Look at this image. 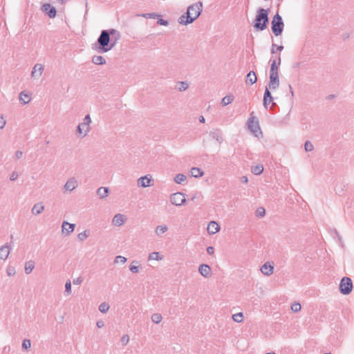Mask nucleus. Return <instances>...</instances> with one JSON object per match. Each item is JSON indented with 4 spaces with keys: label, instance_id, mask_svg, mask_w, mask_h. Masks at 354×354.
Masks as SVG:
<instances>
[{
    "label": "nucleus",
    "instance_id": "obj_1",
    "mask_svg": "<svg viewBox=\"0 0 354 354\" xmlns=\"http://www.w3.org/2000/svg\"><path fill=\"white\" fill-rule=\"evenodd\" d=\"M202 10V4L197 3L190 6L187 12V16H181L179 19L180 24H187L192 23L200 15Z\"/></svg>",
    "mask_w": 354,
    "mask_h": 354
},
{
    "label": "nucleus",
    "instance_id": "obj_2",
    "mask_svg": "<svg viewBox=\"0 0 354 354\" xmlns=\"http://www.w3.org/2000/svg\"><path fill=\"white\" fill-rule=\"evenodd\" d=\"M254 112H252L250 114V117L248 118L247 122V126L248 130L253 134L254 136L259 138V136L262 135V131L261 130L259 119L253 115Z\"/></svg>",
    "mask_w": 354,
    "mask_h": 354
},
{
    "label": "nucleus",
    "instance_id": "obj_3",
    "mask_svg": "<svg viewBox=\"0 0 354 354\" xmlns=\"http://www.w3.org/2000/svg\"><path fill=\"white\" fill-rule=\"evenodd\" d=\"M268 21V12L265 9L261 8L259 10L257 15L254 27L262 30L266 28Z\"/></svg>",
    "mask_w": 354,
    "mask_h": 354
},
{
    "label": "nucleus",
    "instance_id": "obj_4",
    "mask_svg": "<svg viewBox=\"0 0 354 354\" xmlns=\"http://www.w3.org/2000/svg\"><path fill=\"white\" fill-rule=\"evenodd\" d=\"M353 282L351 278L344 277L339 283V291L342 295H347L350 294L353 290Z\"/></svg>",
    "mask_w": 354,
    "mask_h": 354
},
{
    "label": "nucleus",
    "instance_id": "obj_5",
    "mask_svg": "<svg viewBox=\"0 0 354 354\" xmlns=\"http://www.w3.org/2000/svg\"><path fill=\"white\" fill-rule=\"evenodd\" d=\"M283 24L282 19L279 14L274 16L272 21V30L276 36L281 35L283 30Z\"/></svg>",
    "mask_w": 354,
    "mask_h": 354
},
{
    "label": "nucleus",
    "instance_id": "obj_6",
    "mask_svg": "<svg viewBox=\"0 0 354 354\" xmlns=\"http://www.w3.org/2000/svg\"><path fill=\"white\" fill-rule=\"evenodd\" d=\"M170 202L176 206H181L186 203L185 195L181 192H176L170 196Z\"/></svg>",
    "mask_w": 354,
    "mask_h": 354
},
{
    "label": "nucleus",
    "instance_id": "obj_7",
    "mask_svg": "<svg viewBox=\"0 0 354 354\" xmlns=\"http://www.w3.org/2000/svg\"><path fill=\"white\" fill-rule=\"evenodd\" d=\"M279 85V80L278 73H270V82L268 89L274 90Z\"/></svg>",
    "mask_w": 354,
    "mask_h": 354
},
{
    "label": "nucleus",
    "instance_id": "obj_8",
    "mask_svg": "<svg viewBox=\"0 0 354 354\" xmlns=\"http://www.w3.org/2000/svg\"><path fill=\"white\" fill-rule=\"evenodd\" d=\"M263 104L264 107L266 109H272L273 105L274 104L272 102V97L270 95V92L268 88H266L265 93H264V97H263Z\"/></svg>",
    "mask_w": 354,
    "mask_h": 354
},
{
    "label": "nucleus",
    "instance_id": "obj_9",
    "mask_svg": "<svg viewBox=\"0 0 354 354\" xmlns=\"http://www.w3.org/2000/svg\"><path fill=\"white\" fill-rule=\"evenodd\" d=\"M78 186V182L75 177H71L68 179L64 189L65 191L72 192Z\"/></svg>",
    "mask_w": 354,
    "mask_h": 354
},
{
    "label": "nucleus",
    "instance_id": "obj_10",
    "mask_svg": "<svg viewBox=\"0 0 354 354\" xmlns=\"http://www.w3.org/2000/svg\"><path fill=\"white\" fill-rule=\"evenodd\" d=\"M198 272L205 278H209L212 276V268L207 264H201L198 268Z\"/></svg>",
    "mask_w": 354,
    "mask_h": 354
},
{
    "label": "nucleus",
    "instance_id": "obj_11",
    "mask_svg": "<svg viewBox=\"0 0 354 354\" xmlns=\"http://www.w3.org/2000/svg\"><path fill=\"white\" fill-rule=\"evenodd\" d=\"M110 40L109 35L106 30H103L98 38V43L103 47L108 45Z\"/></svg>",
    "mask_w": 354,
    "mask_h": 354
},
{
    "label": "nucleus",
    "instance_id": "obj_12",
    "mask_svg": "<svg viewBox=\"0 0 354 354\" xmlns=\"http://www.w3.org/2000/svg\"><path fill=\"white\" fill-rule=\"evenodd\" d=\"M149 175H146L145 176H142L138 180V185L142 187H147L151 186V177Z\"/></svg>",
    "mask_w": 354,
    "mask_h": 354
},
{
    "label": "nucleus",
    "instance_id": "obj_13",
    "mask_svg": "<svg viewBox=\"0 0 354 354\" xmlns=\"http://www.w3.org/2000/svg\"><path fill=\"white\" fill-rule=\"evenodd\" d=\"M11 247L8 243L1 246L0 248V259L6 260L10 252Z\"/></svg>",
    "mask_w": 354,
    "mask_h": 354
},
{
    "label": "nucleus",
    "instance_id": "obj_14",
    "mask_svg": "<svg viewBox=\"0 0 354 354\" xmlns=\"http://www.w3.org/2000/svg\"><path fill=\"white\" fill-rule=\"evenodd\" d=\"M207 232L209 234H214L220 230V226L216 221H210L207 226Z\"/></svg>",
    "mask_w": 354,
    "mask_h": 354
},
{
    "label": "nucleus",
    "instance_id": "obj_15",
    "mask_svg": "<svg viewBox=\"0 0 354 354\" xmlns=\"http://www.w3.org/2000/svg\"><path fill=\"white\" fill-rule=\"evenodd\" d=\"M75 227V224L69 223L67 221H64L62 223V232L66 234V235L70 234L72 232L74 231Z\"/></svg>",
    "mask_w": 354,
    "mask_h": 354
},
{
    "label": "nucleus",
    "instance_id": "obj_16",
    "mask_svg": "<svg viewBox=\"0 0 354 354\" xmlns=\"http://www.w3.org/2000/svg\"><path fill=\"white\" fill-rule=\"evenodd\" d=\"M274 267L270 265L268 262L265 263L261 267V272L266 276H270L273 273Z\"/></svg>",
    "mask_w": 354,
    "mask_h": 354
},
{
    "label": "nucleus",
    "instance_id": "obj_17",
    "mask_svg": "<svg viewBox=\"0 0 354 354\" xmlns=\"http://www.w3.org/2000/svg\"><path fill=\"white\" fill-rule=\"evenodd\" d=\"M89 131V125L84 123L83 122L80 123L77 128V131L80 135H82L83 137L86 136Z\"/></svg>",
    "mask_w": 354,
    "mask_h": 354
},
{
    "label": "nucleus",
    "instance_id": "obj_18",
    "mask_svg": "<svg viewBox=\"0 0 354 354\" xmlns=\"http://www.w3.org/2000/svg\"><path fill=\"white\" fill-rule=\"evenodd\" d=\"M125 218L122 214H117L113 218V223L115 226H121L124 223Z\"/></svg>",
    "mask_w": 354,
    "mask_h": 354
},
{
    "label": "nucleus",
    "instance_id": "obj_19",
    "mask_svg": "<svg viewBox=\"0 0 354 354\" xmlns=\"http://www.w3.org/2000/svg\"><path fill=\"white\" fill-rule=\"evenodd\" d=\"M209 136L211 138L216 140L218 143H221L223 142L222 134L218 129L210 131Z\"/></svg>",
    "mask_w": 354,
    "mask_h": 354
},
{
    "label": "nucleus",
    "instance_id": "obj_20",
    "mask_svg": "<svg viewBox=\"0 0 354 354\" xmlns=\"http://www.w3.org/2000/svg\"><path fill=\"white\" fill-rule=\"evenodd\" d=\"M44 209V206L42 205L41 203H37L34 205L33 207L32 208V214L34 215H38L41 214Z\"/></svg>",
    "mask_w": 354,
    "mask_h": 354
},
{
    "label": "nucleus",
    "instance_id": "obj_21",
    "mask_svg": "<svg viewBox=\"0 0 354 354\" xmlns=\"http://www.w3.org/2000/svg\"><path fill=\"white\" fill-rule=\"evenodd\" d=\"M44 10L48 12V15L50 17H55L56 15V10L54 8H51L50 5L48 3L44 4L43 6Z\"/></svg>",
    "mask_w": 354,
    "mask_h": 354
},
{
    "label": "nucleus",
    "instance_id": "obj_22",
    "mask_svg": "<svg viewBox=\"0 0 354 354\" xmlns=\"http://www.w3.org/2000/svg\"><path fill=\"white\" fill-rule=\"evenodd\" d=\"M43 66L41 65V64H36L34 68H33V70L32 71V77H39L41 73H42V71H43Z\"/></svg>",
    "mask_w": 354,
    "mask_h": 354
},
{
    "label": "nucleus",
    "instance_id": "obj_23",
    "mask_svg": "<svg viewBox=\"0 0 354 354\" xmlns=\"http://www.w3.org/2000/svg\"><path fill=\"white\" fill-rule=\"evenodd\" d=\"M167 230L168 227L166 225H161L156 227L155 229V233L158 236H161Z\"/></svg>",
    "mask_w": 354,
    "mask_h": 354
},
{
    "label": "nucleus",
    "instance_id": "obj_24",
    "mask_svg": "<svg viewBox=\"0 0 354 354\" xmlns=\"http://www.w3.org/2000/svg\"><path fill=\"white\" fill-rule=\"evenodd\" d=\"M109 188L105 187H101L97 189V194L100 198H104L108 196Z\"/></svg>",
    "mask_w": 354,
    "mask_h": 354
},
{
    "label": "nucleus",
    "instance_id": "obj_25",
    "mask_svg": "<svg viewBox=\"0 0 354 354\" xmlns=\"http://www.w3.org/2000/svg\"><path fill=\"white\" fill-rule=\"evenodd\" d=\"M140 265L139 261H133L131 262V265L129 266V270L132 273H138L140 270Z\"/></svg>",
    "mask_w": 354,
    "mask_h": 354
},
{
    "label": "nucleus",
    "instance_id": "obj_26",
    "mask_svg": "<svg viewBox=\"0 0 354 354\" xmlns=\"http://www.w3.org/2000/svg\"><path fill=\"white\" fill-rule=\"evenodd\" d=\"M281 64V59L279 58L277 60H273L271 64L270 73H278L279 66Z\"/></svg>",
    "mask_w": 354,
    "mask_h": 354
},
{
    "label": "nucleus",
    "instance_id": "obj_27",
    "mask_svg": "<svg viewBox=\"0 0 354 354\" xmlns=\"http://www.w3.org/2000/svg\"><path fill=\"white\" fill-rule=\"evenodd\" d=\"M257 80V77L256 75V73L253 71H250L248 75L246 77V82L253 84H254Z\"/></svg>",
    "mask_w": 354,
    "mask_h": 354
},
{
    "label": "nucleus",
    "instance_id": "obj_28",
    "mask_svg": "<svg viewBox=\"0 0 354 354\" xmlns=\"http://www.w3.org/2000/svg\"><path fill=\"white\" fill-rule=\"evenodd\" d=\"M191 174L194 178H199L204 175V172L198 167H192L191 169Z\"/></svg>",
    "mask_w": 354,
    "mask_h": 354
},
{
    "label": "nucleus",
    "instance_id": "obj_29",
    "mask_svg": "<svg viewBox=\"0 0 354 354\" xmlns=\"http://www.w3.org/2000/svg\"><path fill=\"white\" fill-rule=\"evenodd\" d=\"M35 268V262L33 261H28L25 264L26 274H30Z\"/></svg>",
    "mask_w": 354,
    "mask_h": 354
},
{
    "label": "nucleus",
    "instance_id": "obj_30",
    "mask_svg": "<svg viewBox=\"0 0 354 354\" xmlns=\"http://www.w3.org/2000/svg\"><path fill=\"white\" fill-rule=\"evenodd\" d=\"M163 259V257L160 255V254L158 252H153L149 254L148 259L150 260H162Z\"/></svg>",
    "mask_w": 354,
    "mask_h": 354
},
{
    "label": "nucleus",
    "instance_id": "obj_31",
    "mask_svg": "<svg viewBox=\"0 0 354 354\" xmlns=\"http://www.w3.org/2000/svg\"><path fill=\"white\" fill-rule=\"evenodd\" d=\"M252 172L255 175H260L263 171V167L261 165L254 166L251 169Z\"/></svg>",
    "mask_w": 354,
    "mask_h": 354
},
{
    "label": "nucleus",
    "instance_id": "obj_32",
    "mask_svg": "<svg viewBox=\"0 0 354 354\" xmlns=\"http://www.w3.org/2000/svg\"><path fill=\"white\" fill-rule=\"evenodd\" d=\"M19 97L24 104L28 103L31 100L30 95L25 92H21Z\"/></svg>",
    "mask_w": 354,
    "mask_h": 354
},
{
    "label": "nucleus",
    "instance_id": "obj_33",
    "mask_svg": "<svg viewBox=\"0 0 354 354\" xmlns=\"http://www.w3.org/2000/svg\"><path fill=\"white\" fill-rule=\"evenodd\" d=\"M186 176L183 174H177L174 178V182L177 184H181L186 180Z\"/></svg>",
    "mask_w": 354,
    "mask_h": 354
},
{
    "label": "nucleus",
    "instance_id": "obj_34",
    "mask_svg": "<svg viewBox=\"0 0 354 354\" xmlns=\"http://www.w3.org/2000/svg\"><path fill=\"white\" fill-rule=\"evenodd\" d=\"M151 319L153 323L159 324L162 321V317L160 313H153L152 314Z\"/></svg>",
    "mask_w": 354,
    "mask_h": 354
},
{
    "label": "nucleus",
    "instance_id": "obj_35",
    "mask_svg": "<svg viewBox=\"0 0 354 354\" xmlns=\"http://www.w3.org/2000/svg\"><path fill=\"white\" fill-rule=\"evenodd\" d=\"M93 62L95 64H105V59L102 56L97 55L93 57Z\"/></svg>",
    "mask_w": 354,
    "mask_h": 354
},
{
    "label": "nucleus",
    "instance_id": "obj_36",
    "mask_svg": "<svg viewBox=\"0 0 354 354\" xmlns=\"http://www.w3.org/2000/svg\"><path fill=\"white\" fill-rule=\"evenodd\" d=\"M243 314L242 313H238L232 315V319L235 322L241 323L243 320Z\"/></svg>",
    "mask_w": 354,
    "mask_h": 354
},
{
    "label": "nucleus",
    "instance_id": "obj_37",
    "mask_svg": "<svg viewBox=\"0 0 354 354\" xmlns=\"http://www.w3.org/2000/svg\"><path fill=\"white\" fill-rule=\"evenodd\" d=\"M109 309V305L106 302H103L99 306V310L102 313H106Z\"/></svg>",
    "mask_w": 354,
    "mask_h": 354
},
{
    "label": "nucleus",
    "instance_id": "obj_38",
    "mask_svg": "<svg viewBox=\"0 0 354 354\" xmlns=\"http://www.w3.org/2000/svg\"><path fill=\"white\" fill-rule=\"evenodd\" d=\"M89 236V232L87 230H84L82 232H80L77 235V238L80 241H82L85 240Z\"/></svg>",
    "mask_w": 354,
    "mask_h": 354
},
{
    "label": "nucleus",
    "instance_id": "obj_39",
    "mask_svg": "<svg viewBox=\"0 0 354 354\" xmlns=\"http://www.w3.org/2000/svg\"><path fill=\"white\" fill-rule=\"evenodd\" d=\"M127 261V259L121 255H118L115 258L114 263H122L124 264Z\"/></svg>",
    "mask_w": 354,
    "mask_h": 354
},
{
    "label": "nucleus",
    "instance_id": "obj_40",
    "mask_svg": "<svg viewBox=\"0 0 354 354\" xmlns=\"http://www.w3.org/2000/svg\"><path fill=\"white\" fill-rule=\"evenodd\" d=\"M255 214L257 217H263L266 214V210L263 207H259L257 209Z\"/></svg>",
    "mask_w": 354,
    "mask_h": 354
},
{
    "label": "nucleus",
    "instance_id": "obj_41",
    "mask_svg": "<svg viewBox=\"0 0 354 354\" xmlns=\"http://www.w3.org/2000/svg\"><path fill=\"white\" fill-rule=\"evenodd\" d=\"M301 304L298 302H295V303L292 304L291 306V310L294 313L299 312L301 310Z\"/></svg>",
    "mask_w": 354,
    "mask_h": 354
},
{
    "label": "nucleus",
    "instance_id": "obj_42",
    "mask_svg": "<svg viewBox=\"0 0 354 354\" xmlns=\"http://www.w3.org/2000/svg\"><path fill=\"white\" fill-rule=\"evenodd\" d=\"M6 273L9 277L14 276L16 273L15 268L11 266H8L6 269Z\"/></svg>",
    "mask_w": 354,
    "mask_h": 354
},
{
    "label": "nucleus",
    "instance_id": "obj_43",
    "mask_svg": "<svg viewBox=\"0 0 354 354\" xmlns=\"http://www.w3.org/2000/svg\"><path fill=\"white\" fill-rule=\"evenodd\" d=\"M31 346V342L30 339H25L22 342V348L25 350L30 348Z\"/></svg>",
    "mask_w": 354,
    "mask_h": 354
},
{
    "label": "nucleus",
    "instance_id": "obj_44",
    "mask_svg": "<svg viewBox=\"0 0 354 354\" xmlns=\"http://www.w3.org/2000/svg\"><path fill=\"white\" fill-rule=\"evenodd\" d=\"M304 148L306 151H311L313 150V145L308 140L306 141L304 144Z\"/></svg>",
    "mask_w": 354,
    "mask_h": 354
},
{
    "label": "nucleus",
    "instance_id": "obj_45",
    "mask_svg": "<svg viewBox=\"0 0 354 354\" xmlns=\"http://www.w3.org/2000/svg\"><path fill=\"white\" fill-rule=\"evenodd\" d=\"M65 292L68 295L71 293V283L70 280H68L65 283Z\"/></svg>",
    "mask_w": 354,
    "mask_h": 354
},
{
    "label": "nucleus",
    "instance_id": "obj_46",
    "mask_svg": "<svg viewBox=\"0 0 354 354\" xmlns=\"http://www.w3.org/2000/svg\"><path fill=\"white\" fill-rule=\"evenodd\" d=\"M232 97L230 95L225 96L223 98L222 102L225 105L229 104L232 102Z\"/></svg>",
    "mask_w": 354,
    "mask_h": 354
},
{
    "label": "nucleus",
    "instance_id": "obj_47",
    "mask_svg": "<svg viewBox=\"0 0 354 354\" xmlns=\"http://www.w3.org/2000/svg\"><path fill=\"white\" fill-rule=\"evenodd\" d=\"M129 341V337L128 335H124L121 338V342L123 345H127Z\"/></svg>",
    "mask_w": 354,
    "mask_h": 354
},
{
    "label": "nucleus",
    "instance_id": "obj_48",
    "mask_svg": "<svg viewBox=\"0 0 354 354\" xmlns=\"http://www.w3.org/2000/svg\"><path fill=\"white\" fill-rule=\"evenodd\" d=\"M6 123V119L3 118L2 115H0V129H2Z\"/></svg>",
    "mask_w": 354,
    "mask_h": 354
},
{
    "label": "nucleus",
    "instance_id": "obj_49",
    "mask_svg": "<svg viewBox=\"0 0 354 354\" xmlns=\"http://www.w3.org/2000/svg\"><path fill=\"white\" fill-rule=\"evenodd\" d=\"M18 177V174L16 171H12L10 176V180L11 181L15 180Z\"/></svg>",
    "mask_w": 354,
    "mask_h": 354
},
{
    "label": "nucleus",
    "instance_id": "obj_50",
    "mask_svg": "<svg viewBox=\"0 0 354 354\" xmlns=\"http://www.w3.org/2000/svg\"><path fill=\"white\" fill-rule=\"evenodd\" d=\"M83 122L90 125V123L91 122V117L88 114L84 117Z\"/></svg>",
    "mask_w": 354,
    "mask_h": 354
},
{
    "label": "nucleus",
    "instance_id": "obj_51",
    "mask_svg": "<svg viewBox=\"0 0 354 354\" xmlns=\"http://www.w3.org/2000/svg\"><path fill=\"white\" fill-rule=\"evenodd\" d=\"M83 279L81 277H77L76 279H73V284L75 285H79L82 282Z\"/></svg>",
    "mask_w": 354,
    "mask_h": 354
},
{
    "label": "nucleus",
    "instance_id": "obj_52",
    "mask_svg": "<svg viewBox=\"0 0 354 354\" xmlns=\"http://www.w3.org/2000/svg\"><path fill=\"white\" fill-rule=\"evenodd\" d=\"M96 326L99 328H101L104 327V321L102 320V319H100V320L97 321Z\"/></svg>",
    "mask_w": 354,
    "mask_h": 354
},
{
    "label": "nucleus",
    "instance_id": "obj_53",
    "mask_svg": "<svg viewBox=\"0 0 354 354\" xmlns=\"http://www.w3.org/2000/svg\"><path fill=\"white\" fill-rule=\"evenodd\" d=\"M23 156V152L21 151H19V150H17L16 152H15V158L16 159H19L22 157Z\"/></svg>",
    "mask_w": 354,
    "mask_h": 354
},
{
    "label": "nucleus",
    "instance_id": "obj_54",
    "mask_svg": "<svg viewBox=\"0 0 354 354\" xmlns=\"http://www.w3.org/2000/svg\"><path fill=\"white\" fill-rule=\"evenodd\" d=\"M207 252L208 254H213L214 252V248L212 246H208L207 248Z\"/></svg>",
    "mask_w": 354,
    "mask_h": 354
},
{
    "label": "nucleus",
    "instance_id": "obj_55",
    "mask_svg": "<svg viewBox=\"0 0 354 354\" xmlns=\"http://www.w3.org/2000/svg\"><path fill=\"white\" fill-rule=\"evenodd\" d=\"M180 86L178 88L179 90H185L187 88V84L182 82L180 83Z\"/></svg>",
    "mask_w": 354,
    "mask_h": 354
},
{
    "label": "nucleus",
    "instance_id": "obj_56",
    "mask_svg": "<svg viewBox=\"0 0 354 354\" xmlns=\"http://www.w3.org/2000/svg\"><path fill=\"white\" fill-rule=\"evenodd\" d=\"M241 180L243 183H248V178L245 176H242Z\"/></svg>",
    "mask_w": 354,
    "mask_h": 354
},
{
    "label": "nucleus",
    "instance_id": "obj_57",
    "mask_svg": "<svg viewBox=\"0 0 354 354\" xmlns=\"http://www.w3.org/2000/svg\"><path fill=\"white\" fill-rule=\"evenodd\" d=\"M286 118L283 119V120H275V123H277V124H283V123H286Z\"/></svg>",
    "mask_w": 354,
    "mask_h": 354
},
{
    "label": "nucleus",
    "instance_id": "obj_58",
    "mask_svg": "<svg viewBox=\"0 0 354 354\" xmlns=\"http://www.w3.org/2000/svg\"><path fill=\"white\" fill-rule=\"evenodd\" d=\"M10 350V347L9 346H4L3 349V352H9Z\"/></svg>",
    "mask_w": 354,
    "mask_h": 354
},
{
    "label": "nucleus",
    "instance_id": "obj_59",
    "mask_svg": "<svg viewBox=\"0 0 354 354\" xmlns=\"http://www.w3.org/2000/svg\"><path fill=\"white\" fill-rule=\"evenodd\" d=\"M335 233L336 236H337L338 240L341 242L342 241V237L339 234L338 232L336 230H335Z\"/></svg>",
    "mask_w": 354,
    "mask_h": 354
},
{
    "label": "nucleus",
    "instance_id": "obj_60",
    "mask_svg": "<svg viewBox=\"0 0 354 354\" xmlns=\"http://www.w3.org/2000/svg\"><path fill=\"white\" fill-rule=\"evenodd\" d=\"M199 121L201 123H204L205 122V118L203 115L200 116Z\"/></svg>",
    "mask_w": 354,
    "mask_h": 354
},
{
    "label": "nucleus",
    "instance_id": "obj_61",
    "mask_svg": "<svg viewBox=\"0 0 354 354\" xmlns=\"http://www.w3.org/2000/svg\"><path fill=\"white\" fill-rule=\"evenodd\" d=\"M160 24H162V25H166V24H167L166 21H163L162 19H161V20L160 21Z\"/></svg>",
    "mask_w": 354,
    "mask_h": 354
},
{
    "label": "nucleus",
    "instance_id": "obj_62",
    "mask_svg": "<svg viewBox=\"0 0 354 354\" xmlns=\"http://www.w3.org/2000/svg\"><path fill=\"white\" fill-rule=\"evenodd\" d=\"M277 49H278L279 50H281L283 49V46H278V47H277Z\"/></svg>",
    "mask_w": 354,
    "mask_h": 354
},
{
    "label": "nucleus",
    "instance_id": "obj_63",
    "mask_svg": "<svg viewBox=\"0 0 354 354\" xmlns=\"http://www.w3.org/2000/svg\"><path fill=\"white\" fill-rule=\"evenodd\" d=\"M195 198H196V196H193L192 197V201H194V200L195 199Z\"/></svg>",
    "mask_w": 354,
    "mask_h": 354
},
{
    "label": "nucleus",
    "instance_id": "obj_64",
    "mask_svg": "<svg viewBox=\"0 0 354 354\" xmlns=\"http://www.w3.org/2000/svg\"><path fill=\"white\" fill-rule=\"evenodd\" d=\"M266 354H275L274 353H266Z\"/></svg>",
    "mask_w": 354,
    "mask_h": 354
}]
</instances>
